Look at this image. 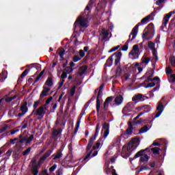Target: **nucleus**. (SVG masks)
I'll use <instances>...</instances> for the list:
<instances>
[{
    "instance_id": "13",
    "label": "nucleus",
    "mask_w": 175,
    "mask_h": 175,
    "mask_svg": "<svg viewBox=\"0 0 175 175\" xmlns=\"http://www.w3.org/2000/svg\"><path fill=\"white\" fill-rule=\"evenodd\" d=\"M103 129L105 131L103 137L104 139H106V137H107L110 132V124L106 122H104L103 125Z\"/></svg>"
},
{
    "instance_id": "56",
    "label": "nucleus",
    "mask_w": 175,
    "mask_h": 175,
    "mask_svg": "<svg viewBox=\"0 0 175 175\" xmlns=\"http://www.w3.org/2000/svg\"><path fill=\"white\" fill-rule=\"evenodd\" d=\"M8 124H5L3 127H1L0 129V133H3V132H5V131H6V129H8Z\"/></svg>"
},
{
    "instance_id": "35",
    "label": "nucleus",
    "mask_w": 175,
    "mask_h": 175,
    "mask_svg": "<svg viewBox=\"0 0 175 175\" xmlns=\"http://www.w3.org/2000/svg\"><path fill=\"white\" fill-rule=\"evenodd\" d=\"M44 72H46L45 69H44L42 71H41V72L38 75V76L36 77V80L34 81V83H38V81H39V80H40V78L42 77V76H43V75H44Z\"/></svg>"
},
{
    "instance_id": "61",
    "label": "nucleus",
    "mask_w": 175,
    "mask_h": 175,
    "mask_svg": "<svg viewBox=\"0 0 175 175\" xmlns=\"http://www.w3.org/2000/svg\"><path fill=\"white\" fill-rule=\"evenodd\" d=\"M79 55L81 58H84V57L85 56V53L84 52V51H83L82 49L79 50Z\"/></svg>"
},
{
    "instance_id": "54",
    "label": "nucleus",
    "mask_w": 175,
    "mask_h": 175,
    "mask_svg": "<svg viewBox=\"0 0 175 175\" xmlns=\"http://www.w3.org/2000/svg\"><path fill=\"white\" fill-rule=\"evenodd\" d=\"M170 64H171L172 66L175 67V57L174 56L171 57Z\"/></svg>"
},
{
    "instance_id": "55",
    "label": "nucleus",
    "mask_w": 175,
    "mask_h": 175,
    "mask_svg": "<svg viewBox=\"0 0 175 175\" xmlns=\"http://www.w3.org/2000/svg\"><path fill=\"white\" fill-rule=\"evenodd\" d=\"M166 75H171V73H173V70L170 67H167L166 68Z\"/></svg>"
},
{
    "instance_id": "47",
    "label": "nucleus",
    "mask_w": 175,
    "mask_h": 175,
    "mask_svg": "<svg viewBox=\"0 0 175 175\" xmlns=\"http://www.w3.org/2000/svg\"><path fill=\"white\" fill-rule=\"evenodd\" d=\"M72 60L74 62H79V61L81 60V57H80L79 55H74Z\"/></svg>"
},
{
    "instance_id": "58",
    "label": "nucleus",
    "mask_w": 175,
    "mask_h": 175,
    "mask_svg": "<svg viewBox=\"0 0 175 175\" xmlns=\"http://www.w3.org/2000/svg\"><path fill=\"white\" fill-rule=\"evenodd\" d=\"M79 128H80V121H77V127L74 131V134L76 135L77 133V131H79Z\"/></svg>"
},
{
    "instance_id": "40",
    "label": "nucleus",
    "mask_w": 175,
    "mask_h": 175,
    "mask_svg": "<svg viewBox=\"0 0 175 175\" xmlns=\"http://www.w3.org/2000/svg\"><path fill=\"white\" fill-rule=\"evenodd\" d=\"M120 143H121V138L118 137L115 140V142L113 144L114 147H118V146H120Z\"/></svg>"
},
{
    "instance_id": "24",
    "label": "nucleus",
    "mask_w": 175,
    "mask_h": 175,
    "mask_svg": "<svg viewBox=\"0 0 175 175\" xmlns=\"http://www.w3.org/2000/svg\"><path fill=\"white\" fill-rule=\"evenodd\" d=\"M150 131V127L148 128V124H146L141 128L137 135H142V133H146V132Z\"/></svg>"
},
{
    "instance_id": "37",
    "label": "nucleus",
    "mask_w": 175,
    "mask_h": 175,
    "mask_svg": "<svg viewBox=\"0 0 175 175\" xmlns=\"http://www.w3.org/2000/svg\"><path fill=\"white\" fill-rule=\"evenodd\" d=\"M154 70L146 72V77L151 79L154 76Z\"/></svg>"
},
{
    "instance_id": "19",
    "label": "nucleus",
    "mask_w": 175,
    "mask_h": 175,
    "mask_svg": "<svg viewBox=\"0 0 175 175\" xmlns=\"http://www.w3.org/2000/svg\"><path fill=\"white\" fill-rule=\"evenodd\" d=\"M21 111L27 114L28 113V102L25 101L21 106Z\"/></svg>"
},
{
    "instance_id": "8",
    "label": "nucleus",
    "mask_w": 175,
    "mask_h": 175,
    "mask_svg": "<svg viewBox=\"0 0 175 175\" xmlns=\"http://www.w3.org/2000/svg\"><path fill=\"white\" fill-rule=\"evenodd\" d=\"M46 110H47V107L45 105H42L35 112V116H38L39 118L38 120H42L44 117V114H46Z\"/></svg>"
},
{
    "instance_id": "25",
    "label": "nucleus",
    "mask_w": 175,
    "mask_h": 175,
    "mask_svg": "<svg viewBox=\"0 0 175 175\" xmlns=\"http://www.w3.org/2000/svg\"><path fill=\"white\" fill-rule=\"evenodd\" d=\"M53 84L54 82L53 81V78L49 77L44 83V85H46L47 87H53Z\"/></svg>"
},
{
    "instance_id": "5",
    "label": "nucleus",
    "mask_w": 175,
    "mask_h": 175,
    "mask_svg": "<svg viewBox=\"0 0 175 175\" xmlns=\"http://www.w3.org/2000/svg\"><path fill=\"white\" fill-rule=\"evenodd\" d=\"M146 28L150 31H144V33H142V39H144V40H150V39L154 38V33H152V31L154 29V23H150Z\"/></svg>"
},
{
    "instance_id": "42",
    "label": "nucleus",
    "mask_w": 175,
    "mask_h": 175,
    "mask_svg": "<svg viewBox=\"0 0 175 175\" xmlns=\"http://www.w3.org/2000/svg\"><path fill=\"white\" fill-rule=\"evenodd\" d=\"M64 72L67 74L72 73L73 72V68H71V67L67 66L64 69Z\"/></svg>"
},
{
    "instance_id": "49",
    "label": "nucleus",
    "mask_w": 175,
    "mask_h": 175,
    "mask_svg": "<svg viewBox=\"0 0 175 175\" xmlns=\"http://www.w3.org/2000/svg\"><path fill=\"white\" fill-rule=\"evenodd\" d=\"M52 153L53 150H49L43 155L45 157V158H49V156L51 155Z\"/></svg>"
},
{
    "instance_id": "14",
    "label": "nucleus",
    "mask_w": 175,
    "mask_h": 175,
    "mask_svg": "<svg viewBox=\"0 0 175 175\" xmlns=\"http://www.w3.org/2000/svg\"><path fill=\"white\" fill-rule=\"evenodd\" d=\"M157 110L158 111L154 116V117L153 118V120L155 118H158V117H159L162 114V112L163 111V104L162 103V102L159 103Z\"/></svg>"
},
{
    "instance_id": "39",
    "label": "nucleus",
    "mask_w": 175,
    "mask_h": 175,
    "mask_svg": "<svg viewBox=\"0 0 175 175\" xmlns=\"http://www.w3.org/2000/svg\"><path fill=\"white\" fill-rule=\"evenodd\" d=\"M150 60V57H143L142 59V64H145L146 65H148Z\"/></svg>"
},
{
    "instance_id": "28",
    "label": "nucleus",
    "mask_w": 175,
    "mask_h": 175,
    "mask_svg": "<svg viewBox=\"0 0 175 175\" xmlns=\"http://www.w3.org/2000/svg\"><path fill=\"white\" fill-rule=\"evenodd\" d=\"M143 111L141 113H143V114H146V113H150L151 111V106L145 105L143 106Z\"/></svg>"
},
{
    "instance_id": "51",
    "label": "nucleus",
    "mask_w": 175,
    "mask_h": 175,
    "mask_svg": "<svg viewBox=\"0 0 175 175\" xmlns=\"http://www.w3.org/2000/svg\"><path fill=\"white\" fill-rule=\"evenodd\" d=\"M53 100V96L49 97L45 102V104L43 105L42 106H45V107H47V105L50 103Z\"/></svg>"
},
{
    "instance_id": "6",
    "label": "nucleus",
    "mask_w": 175,
    "mask_h": 175,
    "mask_svg": "<svg viewBox=\"0 0 175 175\" xmlns=\"http://www.w3.org/2000/svg\"><path fill=\"white\" fill-rule=\"evenodd\" d=\"M105 88V83H103L98 88V92L96 96V111L97 114H99V111L100 110V99L103 96V88Z\"/></svg>"
},
{
    "instance_id": "53",
    "label": "nucleus",
    "mask_w": 175,
    "mask_h": 175,
    "mask_svg": "<svg viewBox=\"0 0 175 175\" xmlns=\"http://www.w3.org/2000/svg\"><path fill=\"white\" fill-rule=\"evenodd\" d=\"M169 81H171V83H175V74H172L170 76Z\"/></svg>"
},
{
    "instance_id": "27",
    "label": "nucleus",
    "mask_w": 175,
    "mask_h": 175,
    "mask_svg": "<svg viewBox=\"0 0 175 175\" xmlns=\"http://www.w3.org/2000/svg\"><path fill=\"white\" fill-rule=\"evenodd\" d=\"M150 150L152 151L154 155H159V151H161V148L158 147L150 148Z\"/></svg>"
},
{
    "instance_id": "15",
    "label": "nucleus",
    "mask_w": 175,
    "mask_h": 175,
    "mask_svg": "<svg viewBox=\"0 0 175 175\" xmlns=\"http://www.w3.org/2000/svg\"><path fill=\"white\" fill-rule=\"evenodd\" d=\"M99 147H100V142H96V146H93L92 150L88 152V153L86 154V156L83 159V161H87V159H88V158L91 157V154H92V152L94 151V150H97L98 148H99Z\"/></svg>"
},
{
    "instance_id": "63",
    "label": "nucleus",
    "mask_w": 175,
    "mask_h": 175,
    "mask_svg": "<svg viewBox=\"0 0 175 175\" xmlns=\"http://www.w3.org/2000/svg\"><path fill=\"white\" fill-rule=\"evenodd\" d=\"M119 49H120V45L112 48V49L109 51V53H113V51H116L118 50Z\"/></svg>"
},
{
    "instance_id": "22",
    "label": "nucleus",
    "mask_w": 175,
    "mask_h": 175,
    "mask_svg": "<svg viewBox=\"0 0 175 175\" xmlns=\"http://www.w3.org/2000/svg\"><path fill=\"white\" fill-rule=\"evenodd\" d=\"M88 68V67H87V66H81L78 70V74L79 75V76H83V75H84V73L87 72Z\"/></svg>"
},
{
    "instance_id": "12",
    "label": "nucleus",
    "mask_w": 175,
    "mask_h": 175,
    "mask_svg": "<svg viewBox=\"0 0 175 175\" xmlns=\"http://www.w3.org/2000/svg\"><path fill=\"white\" fill-rule=\"evenodd\" d=\"M172 12H169L164 16L161 25V29H165V28H166V25H167V23H169V19L172 17Z\"/></svg>"
},
{
    "instance_id": "26",
    "label": "nucleus",
    "mask_w": 175,
    "mask_h": 175,
    "mask_svg": "<svg viewBox=\"0 0 175 175\" xmlns=\"http://www.w3.org/2000/svg\"><path fill=\"white\" fill-rule=\"evenodd\" d=\"M102 40H105L109 38V31L106 30V29H102Z\"/></svg>"
},
{
    "instance_id": "46",
    "label": "nucleus",
    "mask_w": 175,
    "mask_h": 175,
    "mask_svg": "<svg viewBox=\"0 0 175 175\" xmlns=\"http://www.w3.org/2000/svg\"><path fill=\"white\" fill-rule=\"evenodd\" d=\"M152 87H155V82L148 83L146 85L144 86V88H152Z\"/></svg>"
},
{
    "instance_id": "48",
    "label": "nucleus",
    "mask_w": 175,
    "mask_h": 175,
    "mask_svg": "<svg viewBox=\"0 0 175 175\" xmlns=\"http://www.w3.org/2000/svg\"><path fill=\"white\" fill-rule=\"evenodd\" d=\"M152 81H157L156 83L157 85L161 84V79L159 78V77H154L153 79H152Z\"/></svg>"
},
{
    "instance_id": "64",
    "label": "nucleus",
    "mask_w": 175,
    "mask_h": 175,
    "mask_svg": "<svg viewBox=\"0 0 175 175\" xmlns=\"http://www.w3.org/2000/svg\"><path fill=\"white\" fill-rule=\"evenodd\" d=\"M56 169H57V165H56V164H54L52 167H51L49 168V172H54V170H55Z\"/></svg>"
},
{
    "instance_id": "32",
    "label": "nucleus",
    "mask_w": 175,
    "mask_h": 175,
    "mask_svg": "<svg viewBox=\"0 0 175 175\" xmlns=\"http://www.w3.org/2000/svg\"><path fill=\"white\" fill-rule=\"evenodd\" d=\"M47 158L46 157H44V155H42V157H40V160L38 161V163L36 165H35V166H38V167H39V166H40L42 165V163H44V161H46Z\"/></svg>"
},
{
    "instance_id": "44",
    "label": "nucleus",
    "mask_w": 175,
    "mask_h": 175,
    "mask_svg": "<svg viewBox=\"0 0 175 175\" xmlns=\"http://www.w3.org/2000/svg\"><path fill=\"white\" fill-rule=\"evenodd\" d=\"M31 66H33V68H36L37 70H39V69H41L42 65L38 64V63H33L30 64Z\"/></svg>"
},
{
    "instance_id": "21",
    "label": "nucleus",
    "mask_w": 175,
    "mask_h": 175,
    "mask_svg": "<svg viewBox=\"0 0 175 175\" xmlns=\"http://www.w3.org/2000/svg\"><path fill=\"white\" fill-rule=\"evenodd\" d=\"M61 133H62V129H54L52 131V139H55V137H57V136H58V135H61Z\"/></svg>"
},
{
    "instance_id": "43",
    "label": "nucleus",
    "mask_w": 175,
    "mask_h": 175,
    "mask_svg": "<svg viewBox=\"0 0 175 175\" xmlns=\"http://www.w3.org/2000/svg\"><path fill=\"white\" fill-rule=\"evenodd\" d=\"M148 46L149 49H150V50H154L155 49V43H154L151 41L148 42Z\"/></svg>"
},
{
    "instance_id": "62",
    "label": "nucleus",
    "mask_w": 175,
    "mask_h": 175,
    "mask_svg": "<svg viewBox=\"0 0 175 175\" xmlns=\"http://www.w3.org/2000/svg\"><path fill=\"white\" fill-rule=\"evenodd\" d=\"M148 169H150V167H148V166L142 165V166H141V167L139 169V172H143V170H147Z\"/></svg>"
},
{
    "instance_id": "50",
    "label": "nucleus",
    "mask_w": 175,
    "mask_h": 175,
    "mask_svg": "<svg viewBox=\"0 0 175 175\" xmlns=\"http://www.w3.org/2000/svg\"><path fill=\"white\" fill-rule=\"evenodd\" d=\"M76 93V86H73L70 90V96H75Z\"/></svg>"
},
{
    "instance_id": "4",
    "label": "nucleus",
    "mask_w": 175,
    "mask_h": 175,
    "mask_svg": "<svg viewBox=\"0 0 175 175\" xmlns=\"http://www.w3.org/2000/svg\"><path fill=\"white\" fill-rule=\"evenodd\" d=\"M150 152V148H146V149L144 150H141L139 152H137L134 157L133 159H136L137 158L140 157L139 161H141V162H148V160L150 159V157L148 156L147 154H143V152Z\"/></svg>"
},
{
    "instance_id": "31",
    "label": "nucleus",
    "mask_w": 175,
    "mask_h": 175,
    "mask_svg": "<svg viewBox=\"0 0 175 175\" xmlns=\"http://www.w3.org/2000/svg\"><path fill=\"white\" fill-rule=\"evenodd\" d=\"M33 137H35V136L33 135H30L29 137H28V136L26 135L25 146H28V144H29V143H31V142H32V140H33Z\"/></svg>"
},
{
    "instance_id": "17",
    "label": "nucleus",
    "mask_w": 175,
    "mask_h": 175,
    "mask_svg": "<svg viewBox=\"0 0 175 175\" xmlns=\"http://www.w3.org/2000/svg\"><path fill=\"white\" fill-rule=\"evenodd\" d=\"M122 100H124V97H122L121 95H119L115 98V103H111V106H114L115 105H121V103H122Z\"/></svg>"
},
{
    "instance_id": "23",
    "label": "nucleus",
    "mask_w": 175,
    "mask_h": 175,
    "mask_svg": "<svg viewBox=\"0 0 175 175\" xmlns=\"http://www.w3.org/2000/svg\"><path fill=\"white\" fill-rule=\"evenodd\" d=\"M132 132H133V124H132V122H129V127L126 130V135H132Z\"/></svg>"
},
{
    "instance_id": "59",
    "label": "nucleus",
    "mask_w": 175,
    "mask_h": 175,
    "mask_svg": "<svg viewBox=\"0 0 175 175\" xmlns=\"http://www.w3.org/2000/svg\"><path fill=\"white\" fill-rule=\"evenodd\" d=\"M39 103H40V100H38L34 102V104L33 105V109L36 110V109H38V106H39Z\"/></svg>"
},
{
    "instance_id": "36",
    "label": "nucleus",
    "mask_w": 175,
    "mask_h": 175,
    "mask_svg": "<svg viewBox=\"0 0 175 175\" xmlns=\"http://www.w3.org/2000/svg\"><path fill=\"white\" fill-rule=\"evenodd\" d=\"M99 126H100V123H97L96 126V131L94 133V137L95 139L96 140V137L98 136V133H99Z\"/></svg>"
},
{
    "instance_id": "30",
    "label": "nucleus",
    "mask_w": 175,
    "mask_h": 175,
    "mask_svg": "<svg viewBox=\"0 0 175 175\" xmlns=\"http://www.w3.org/2000/svg\"><path fill=\"white\" fill-rule=\"evenodd\" d=\"M29 119V118H26L24 119V120L22 122V129H26L27 126H28V120Z\"/></svg>"
},
{
    "instance_id": "11",
    "label": "nucleus",
    "mask_w": 175,
    "mask_h": 175,
    "mask_svg": "<svg viewBox=\"0 0 175 175\" xmlns=\"http://www.w3.org/2000/svg\"><path fill=\"white\" fill-rule=\"evenodd\" d=\"M139 51H140V49H139V45L135 44L133 46V49L129 53V55H132L133 58H139Z\"/></svg>"
},
{
    "instance_id": "45",
    "label": "nucleus",
    "mask_w": 175,
    "mask_h": 175,
    "mask_svg": "<svg viewBox=\"0 0 175 175\" xmlns=\"http://www.w3.org/2000/svg\"><path fill=\"white\" fill-rule=\"evenodd\" d=\"M31 147H29L27 150H24L23 152V155L24 157H27V155H28V154H29V152H31Z\"/></svg>"
},
{
    "instance_id": "20",
    "label": "nucleus",
    "mask_w": 175,
    "mask_h": 175,
    "mask_svg": "<svg viewBox=\"0 0 175 175\" xmlns=\"http://www.w3.org/2000/svg\"><path fill=\"white\" fill-rule=\"evenodd\" d=\"M94 140H96L95 137H90V139H89L88 144L86 147V152H89L90 150H91L92 146L94 145Z\"/></svg>"
},
{
    "instance_id": "9",
    "label": "nucleus",
    "mask_w": 175,
    "mask_h": 175,
    "mask_svg": "<svg viewBox=\"0 0 175 175\" xmlns=\"http://www.w3.org/2000/svg\"><path fill=\"white\" fill-rule=\"evenodd\" d=\"M113 99H114V96H109L105 99V101L104 102V107L101 109L103 113H106V111L109 110V105L113 102Z\"/></svg>"
},
{
    "instance_id": "41",
    "label": "nucleus",
    "mask_w": 175,
    "mask_h": 175,
    "mask_svg": "<svg viewBox=\"0 0 175 175\" xmlns=\"http://www.w3.org/2000/svg\"><path fill=\"white\" fill-rule=\"evenodd\" d=\"M152 55L153 57H154V59L155 61H158V53H157V49H152Z\"/></svg>"
},
{
    "instance_id": "52",
    "label": "nucleus",
    "mask_w": 175,
    "mask_h": 175,
    "mask_svg": "<svg viewBox=\"0 0 175 175\" xmlns=\"http://www.w3.org/2000/svg\"><path fill=\"white\" fill-rule=\"evenodd\" d=\"M65 83V80L64 79H62L61 81H59L58 83L59 84V86L57 88V90H61V88H62V85H64V83Z\"/></svg>"
},
{
    "instance_id": "16",
    "label": "nucleus",
    "mask_w": 175,
    "mask_h": 175,
    "mask_svg": "<svg viewBox=\"0 0 175 175\" xmlns=\"http://www.w3.org/2000/svg\"><path fill=\"white\" fill-rule=\"evenodd\" d=\"M49 92H50V88L43 86V90L40 95V100H42L44 96H49Z\"/></svg>"
},
{
    "instance_id": "29",
    "label": "nucleus",
    "mask_w": 175,
    "mask_h": 175,
    "mask_svg": "<svg viewBox=\"0 0 175 175\" xmlns=\"http://www.w3.org/2000/svg\"><path fill=\"white\" fill-rule=\"evenodd\" d=\"M62 149H59L57 151L56 155L54 157L53 160L55 161L57 159H59V158H62Z\"/></svg>"
},
{
    "instance_id": "60",
    "label": "nucleus",
    "mask_w": 175,
    "mask_h": 175,
    "mask_svg": "<svg viewBox=\"0 0 175 175\" xmlns=\"http://www.w3.org/2000/svg\"><path fill=\"white\" fill-rule=\"evenodd\" d=\"M18 143H27V135L24 136L22 139H19Z\"/></svg>"
},
{
    "instance_id": "7",
    "label": "nucleus",
    "mask_w": 175,
    "mask_h": 175,
    "mask_svg": "<svg viewBox=\"0 0 175 175\" xmlns=\"http://www.w3.org/2000/svg\"><path fill=\"white\" fill-rule=\"evenodd\" d=\"M135 144L133 142H129L126 148H123L122 150V155L123 158H129L131 157V152L133 150Z\"/></svg>"
},
{
    "instance_id": "57",
    "label": "nucleus",
    "mask_w": 175,
    "mask_h": 175,
    "mask_svg": "<svg viewBox=\"0 0 175 175\" xmlns=\"http://www.w3.org/2000/svg\"><path fill=\"white\" fill-rule=\"evenodd\" d=\"M121 73H122V70L120 67H117L116 68V75L117 76H120Z\"/></svg>"
},
{
    "instance_id": "38",
    "label": "nucleus",
    "mask_w": 175,
    "mask_h": 175,
    "mask_svg": "<svg viewBox=\"0 0 175 175\" xmlns=\"http://www.w3.org/2000/svg\"><path fill=\"white\" fill-rule=\"evenodd\" d=\"M30 70H31V69H29V68L23 71V72L21 75V79H24V77H25V76H27V75H28V73H29Z\"/></svg>"
},
{
    "instance_id": "2",
    "label": "nucleus",
    "mask_w": 175,
    "mask_h": 175,
    "mask_svg": "<svg viewBox=\"0 0 175 175\" xmlns=\"http://www.w3.org/2000/svg\"><path fill=\"white\" fill-rule=\"evenodd\" d=\"M139 27H140V23H138L132 29L131 33H130L129 36V40L124 45H123L122 48V51H128V46L129 44V41L130 40H135L136 39V36H137V32H139Z\"/></svg>"
},
{
    "instance_id": "3",
    "label": "nucleus",
    "mask_w": 175,
    "mask_h": 175,
    "mask_svg": "<svg viewBox=\"0 0 175 175\" xmlns=\"http://www.w3.org/2000/svg\"><path fill=\"white\" fill-rule=\"evenodd\" d=\"M115 57V65L117 66L121 62V57H122V53L116 52L111 57H109L105 65L107 66H111L113 65V57Z\"/></svg>"
},
{
    "instance_id": "10",
    "label": "nucleus",
    "mask_w": 175,
    "mask_h": 175,
    "mask_svg": "<svg viewBox=\"0 0 175 175\" xmlns=\"http://www.w3.org/2000/svg\"><path fill=\"white\" fill-rule=\"evenodd\" d=\"M133 109H135V103L129 102L123 108L122 113L123 114L131 113V111H133Z\"/></svg>"
},
{
    "instance_id": "1",
    "label": "nucleus",
    "mask_w": 175,
    "mask_h": 175,
    "mask_svg": "<svg viewBox=\"0 0 175 175\" xmlns=\"http://www.w3.org/2000/svg\"><path fill=\"white\" fill-rule=\"evenodd\" d=\"M77 25L80 27L79 32H81L83 28H88V18H84L81 16L77 18L74 23V32L75 33H79V31L77 30Z\"/></svg>"
},
{
    "instance_id": "33",
    "label": "nucleus",
    "mask_w": 175,
    "mask_h": 175,
    "mask_svg": "<svg viewBox=\"0 0 175 175\" xmlns=\"http://www.w3.org/2000/svg\"><path fill=\"white\" fill-rule=\"evenodd\" d=\"M150 18H151V15H148L147 16L141 20V24H147Z\"/></svg>"
},
{
    "instance_id": "18",
    "label": "nucleus",
    "mask_w": 175,
    "mask_h": 175,
    "mask_svg": "<svg viewBox=\"0 0 175 175\" xmlns=\"http://www.w3.org/2000/svg\"><path fill=\"white\" fill-rule=\"evenodd\" d=\"M144 98H146V99H148V97L147 96H143V94H138L135 96H134L133 98H132V100L133 102H136V100H142V102H143V100H144Z\"/></svg>"
},
{
    "instance_id": "34",
    "label": "nucleus",
    "mask_w": 175,
    "mask_h": 175,
    "mask_svg": "<svg viewBox=\"0 0 175 175\" xmlns=\"http://www.w3.org/2000/svg\"><path fill=\"white\" fill-rule=\"evenodd\" d=\"M59 55L60 57V61H64L65 59V57H64V55H65V49H64V48L59 51Z\"/></svg>"
}]
</instances>
